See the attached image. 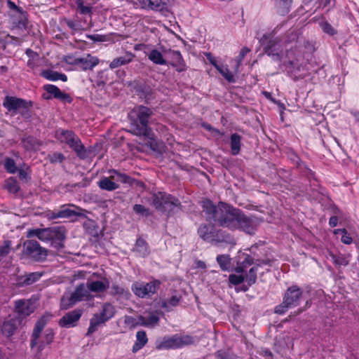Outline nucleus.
I'll list each match as a JSON object with an SVG mask.
<instances>
[{"mask_svg": "<svg viewBox=\"0 0 359 359\" xmlns=\"http://www.w3.org/2000/svg\"><path fill=\"white\" fill-rule=\"evenodd\" d=\"M153 111L147 107L140 105L128 114L130 121L129 132L137 136L150 137L151 129L149 126Z\"/></svg>", "mask_w": 359, "mask_h": 359, "instance_id": "obj_1", "label": "nucleus"}, {"mask_svg": "<svg viewBox=\"0 0 359 359\" xmlns=\"http://www.w3.org/2000/svg\"><path fill=\"white\" fill-rule=\"evenodd\" d=\"M66 229L64 226H53L45 229H31L27 232V237L36 236L43 242H50V246L61 250L64 248L66 239Z\"/></svg>", "mask_w": 359, "mask_h": 359, "instance_id": "obj_2", "label": "nucleus"}, {"mask_svg": "<svg viewBox=\"0 0 359 359\" xmlns=\"http://www.w3.org/2000/svg\"><path fill=\"white\" fill-rule=\"evenodd\" d=\"M264 50L273 60L281 61L283 55V46L280 37H275L272 33L264 34L259 39Z\"/></svg>", "mask_w": 359, "mask_h": 359, "instance_id": "obj_3", "label": "nucleus"}, {"mask_svg": "<svg viewBox=\"0 0 359 359\" xmlns=\"http://www.w3.org/2000/svg\"><path fill=\"white\" fill-rule=\"evenodd\" d=\"M152 204L161 212L170 214L175 209H181V203L178 198L163 192H158L152 196Z\"/></svg>", "mask_w": 359, "mask_h": 359, "instance_id": "obj_4", "label": "nucleus"}, {"mask_svg": "<svg viewBox=\"0 0 359 359\" xmlns=\"http://www.w3.org/2000/svg\"><path fill=\"white\" fill-rule=\"evenodd\" d=\"M303 297L302 290L297 285H292L287 288L281 304L276 306L275 313L278 314L285 313L289 309L297 306Z\"/></svg>", "mask_w": 359, "mask_h": 359, "instance_id": "obj_5", "label": "nucleus"}, {"mask_svg": "<svg viewBox=\"0 0 359 359\" xmlns=\"http://www.w3.org/2000/svg\"><path fill=\"white\" fill-rule=\"evenodd\" d=\"M219 207L216 222L221 226L236 229V222L241 210L223 202H219Z\"/></svg>", "mask_w": 359, "mask_h": 359, "instance_id": "obj_6", "label": "nucleus"}, {"mask_svg": "<svg viewBox=\"0 0 359 359\" xmlns=\"http://www.w3.org/2000/svg\"><path fill=\"white\" fill-rule=\"evenodd\" d=\"M22 256L34 262H43L46 259L48 250L40 245L38 241L27 240L23 243Z\"/></svg>", "mask_w": 359, "mask_h": 359, "instance_id": "obj_7", "label": "nucleus"}, {"mask_svg": "<svg viewBox=\"0 0 359 359\" xmlns=\"http://www.w3.org/2000/svg\"><path fill=\"white\" fill-rule=\"evenodd\" d=\"M61 142L67 144L80 158H86L88 155L86 150L79 137L71 130H62L59 135Z\"/></svg>", "mask_w": 359, "mask_h": 359, "instance_id": "obj_8", "label": "nucleus"}, {"mask_svg": "<svg viewBox=\"0 0 359 359\" xmlns=\"http://www.w3.org/2000/svg\"><path fill=\"white\" fill-rule=\"evenodd\" d=\"M114 173L115 175H111L109 177H103L97 182V185L101 189L109 191L117 189L119 186L116 182L128 183L131 185L136 182L135 180L125 174L119 173L116 170H114Z\"/></svg>", "mask_w": 359, "mask_h": 359, "instance_id": "obj_9", "label": "nucleus"}, {"mask_svg": "<svg viewBox=\"0 0 359 359\" xmlns=\"http://www.w3.org/2000/svg\"><path fill=\"white\" fill-rule=\"evenodd\" d=\"M8 8L13 11L11 14L13 20V29L25 30L27 29L28 20L27 13L22 10V8L18 7L15 4L11 1L7 2Z\"/></svg>", "mask_w": 359, "mask_h": 359, "instance_id": "obj_10", "label": "nucleus"}, {"mask_svg": "<svg viewBox=\"0 0 359 359\" xmlns=\"http://www.w3.org/2000/svg\"><path fill=\"white\" fill-rule=\"evenodd\" d=\"M262 221V219L255 217H248L240 210L236 222V229H240L247 233L253 234L256 227Z\"/></svg>", "mask_w": 359, "mask_h": 359, "instance_id": "obj_11", "label": "nucleus"}, {"mask_svg": "<svg viewBox=\"0 0 359 359\" xmlns=\"http://www.w3.org/2000/svg\"><path fill=\"white\" fill-rule=\"evenodd\" d=\"M161 284L158 280H154L147 284L135 283L132 286V290L138 297L144 298L154 294L159 289Z\"/></svg>", "mask_w": 359, "mask_h": 359, "instance_id": "obj_12", "label": "nucleus"}, {"mask_svg": "<svg viewBox=\"0 0 359 359\" xmlns=\"http://www.w3.org/2000/svg\"><path fill=\"white\" fill-rule=\"evenodd\" d=\"M35 310V306L31 300L19 299L15 302V317L23 320L32 313Z\"/></svg>", "mask_w": 359, "mask_h": 359, "instance_id": "obj_13", "label": "nucleus"}, {"mask_svg": "<svg viewBox=\"0 0 359 359\" xmlns=\"http://www.w3.org/2000/svg\"><path fill=\"white\" fill-rule=\"evenodd\" d=\"M52 317L50 313L43 315L36 323L34 330L32 331L30 339V347L34 348L38 345V339L40 337L41 333L48 321Z\"/></svg>", "mask_w": 359, "mask_h": 359, "instance_id": "obj_14", "label": "nucleus"}, {"mask_svg": "<svg viewBox=\"0 0 359 359\" xmlns=\"http://www.w3.org/2000/svg\"><path fill=\"white\" fill-rule=\"evenodd\" d=\"M83 310L76 309L65 313L59 320V325L62 327H74L83 314Z\"/></svg>", "mask_w": 359, "mask_h": 359, "instance_id": "obj_15", "label": "nucleus"}, {"mask_svg": "<svg viewBox=\"0 0 359 359\" xmlns=\"http://www.w3.org/2000/svg\"><path fill=\"white\" fill-rule=\"evenodd\" d=\"M43 89L47 92V93L50 94L49 95H46V94L43 95V97L46 100H49L53 97L68 103H70L72 100L69 94L62 92L54 85H45L43 86Z\"/></svg>", "mask_w": 359, "mask_h": 359, "instance_id": "obj_16", "label": "nucleus"}, {"mask_svg": "<svg viewBox=\"0 0 359 359\" xmlns=\"http://www.w3.org/2000/svg\"><path fill=\"white\" fill-rule=\"evenodd\" d=\"M67 62L72 65H81V68L83 70H92L99 63V59L96 57L92 56L90 54H87L85 57H78L74 59L73 61H68Z\"/></svg>", "mask_w": 359, "mask_h": 359, "instance_id": "obj_17", "label": "nucleus"}, {"mask_svg": "<svg viewBox=\"0 0 359 359\" xmlns=\"http://www.w3.org/2000/svg\"><path fill=\"white\" fill-rule=\"evenodd\" d=\"M25 104H27V100L9 95L5 97L3 102V106L13 114H17L20 108H25Z\"/></svg>", "mask_w": 359, "mask_h": 359, "instance_id": "obj_18", "label": "nucleus"}, {"mask_svg": "<svg viewBox=\"0 0 359 359\" xmlns=\"http://www.w3.org/2000/svg\"><path fill=\"white\" fill-rule=\"evenodd\" d=\"M22 324L21 319L15 316L5 320L1 328V333L6 337L10 338Z\"/></svg>", "mask_w": 359, "mask_h": 359, "instance_id": "obj_19", "label": "nucleus"}, {"mask_svg": "<svg viewBox=\"0 0 359 359\" xmlns=\"http://www.w3.org/2000/svg\"><path fill=\"white\" fill-rule=\"evenodd\" d=\"M42 272H32L18 276L16 278V285L19 287H27L37 282L43 276Z\"/></svg>", "mask_w": 359, "mask_h": 359, "instance_id": "obj_20", "label": "nucleus"}, {"mask_svg": "<svg viewBox=\"0 0 359 359\" xmlns=\"http://www.w3.org/2000/svg\"><path fill=\"white\" fill-rule=\"evenodd\" d=\"M203 212L205 215L208 221L216 222L219 211L220 210L219 203L215 205L210 200L203 201Z\"/></svg>", "mask_w": 359, "mask_h": 359, "instance_id": "obj_21", "label": "nucleus"}, {"mask_svg": "<svg viewBox=\"0 0 359 359\" xmlns=\"http://www.w3.org/2000/svg\"><path fill=\"white\" fill-rule=\"evenodd\" d=\"M215 233V228L212 224H202L198 229V236L205 241H212Z\"/></svg>", "mask_w": 359, "mask_h": 359, "instance_id": "obj_22", "label": "nucleus"}, {"mask_svg": "<svg viewBox=\"0 0 359 359\" xmlns=\"http://www.w3.org/2000/svg\"><path fill=\"white\" fill-rule=\"evenodd\" d=\"M177 334L165 338L164 340L156 346L157 349H177L179 348Z\"/></svg>", "mask_w": 359, "mask_h": 359, "instance_id": "obj_23", "label": "nucleus"}, {"mask_svg": "<svg viewBox=\"0 0 359 359\" xmlns=\"http://www.w3.org/2000/svg\"><path fill=\"white\" fill-rule=\"evenodd\" d=\"M134 57L135 55L133 53L127 52L124 55L114 59L111 62L109 67L111 69H115L121 65L128 64L133 60Z\"/></svg>", "mask_w": 359, "mask_h": 359, "instance_id": "obj_24", "label": "nucleus"}, {"mask_svg": "<svg viewBox=\"0 0 359 359\" xmlns=\"http://www.w3.org/2000/svg\"><path fill=\"white\" fill-rule=\"evenodd\" d=\"M212 241L216 243H226L231 245L236 244L233 238L230 234L222 230H215L214 239H212Z\"/></svg>", "mask_w": 359, "mask_h": 359, "instance_id": "obj_25", "label": "nucleus"}, {"mask_svg": "<svg viewBox=\"0 0 359 359\" xmlns=\"http://www.w3.org/2000/svg\"><path fill=\"white\" fill-rule=\"evenodd\" d=\"M182 299L180 295H172L168 301L159 299L158 305L160 307L166 309L168 311L170 310V307L177 306Z\"/></svg>", "mask_w": 359, "mask_h": 359, "instance_id": "obj_26", "label": "nucleus"}, {"mask_svg": "<svg viewBox=\"0 0 359 359\" xmlns=\"http://www.w3.org/2000/svg\"><path fill=\"white\" fill-rule=\"evenodd\" d=\"M107 320H104L102 317L98 313H95L90 320V326L88 329L86 335L90 336L95 332L97 327L102 324H104Z\"/></svg>", "mask_w": 359, "mask_h": 359, "instance_id": "obj_27", "label": "nucleus"}, {"mask_svg": "<svg viewBox=\"0 0 359 359\" xmlns=\"http://www.w3.org/2000/svg\"><path fill=\"white\" fill-rule=\"evenodd\" d=\"M136 338H137L136 342L133 345V349H132L133 353H136L140 349H141L142 347H144L148 341V338L147 337L146 332L143 330L138 331L137 332Z\"/></svg>", "mask_w": 359, "mask_h": 359, "instance_id": "obj_28", "label": "nucleus"}, {"mask_svg": "<svg viewBox=\"0 0 359 359\" xmlns=\"http://www.w3.org/2000/svg\"><path fill=\"white\" fill-rule=\"evenodd\" d=\"M72 294L78 299V302H81L83 298H88L90 296V291L88 285H85L83 283H81L76 287L75 290L72 292Z\"/></svg>", "mask_w": 359, "mask_h": 359, "instance_id": "obj_29", "label": "nucleus"}, {"mask_svg": "<svg viewBox=\"0 0 359 359\" xmlns=\"http://www.w3.org/2000/svg\"><path fill=\"white\" fill-rule=\"evenodd\" d=\"M55 333L52 329H47L43 336V340L37 346V352L41 353L46 345L50 344L54 339Z\"/></svg>", "mask_w": 359, "mask_h": 359, "instance_id": "obj_30", "label": "nucleus"}, {"mask_svg": "<svg viewBox=\"0 0 359 359\" xmlns=\"http://www.w3.org/2000/svg\"><path fill=\"white\" fill-rule=\"evenodd\" d=\"M77 302H79L78 299H76L72 293L70 295L65 294L60 299V309L62 310H67Z\"/></svg>", "mask_w": 359, "mask_h": 359, "instance_id": "obj_31", "label": "nucleus"}, {"mask_svg": "<svg viewBox=\"0 0 359 359\" xmlns=\"http://www.w3.org/2000/svg\"><path fill=\"white\" fill-rule=\"evenodd\" d=\"M292 3V0H274L277 12L282 15H285L289 12Z\"/></svg>", "mask_w": 359, "mask_h": 359, "instance_id": "obj_32", "label": "nucleus"}, {"mask_svg": "<svg viewBox=\"0 0 359 359\" xmlns=\"http://www.w3.org/2000/svg\"><path fill=\"white\" fill-rule=\"evenodd\" d=\"M41 76L50 81L61 80L62 81H67V77L65 74L49 69L43 71Z\"/></svg>", "mask_w": 359, "mask_h": 359, "instance_id": "obj_33", "label": "nucleus"}, {"mask_svg": "<svg viewBox=\"0 0 359 359\" xmlns=\"http://www.w3.org/2000/svg\"><path fill=\"white\" fill-rule=\"evenodd\" d=\"M22 142L26 150L36 149L41 145L39 140L33 136H27L22 138Z\"/></svg>", "mask_w": 359, "mask_h": 359, "instance_id": "obj_34", "label": "nucleus"}, {"mask_svg": "<svg viewBox=\"0 0 359 359\" xmlns=\"http://www.w3.org/2000/svg\"><path fill=\"white\" fill-rule=\"evenodd\" d=\"M107 285L104 284L102 281L96 280L87 283L89 291L94 292H104L108 285L109 282L107 281Z\"/></svg>", "mask_w": 359, "mask_h": 359, "instance_id": "obj_35", "label": "nucleus"}, {"mask_svg": "<svg viewBox=\"0 0 359 359\" xmlns=\"http://www.w3.org/2000/svg\"><path fill=\"white\" fill-rule=\"evenodd\" d=\"M241 137L238 133H233L231 136V149L233 155H237L241 151Z\"/></svg>", "mask_w": 359, "mask_h": 359, "instance_id": "obj_36", "label": "nucleus"}, {"mask_svg": "<svg viewBox=\"0 0 359 359\" xmlns=\"http://www.w3.org/2000/svg\"><path fill=\"white\" fill-rule=\"evenodd\" d=\"M148 58L156 65H166V60L163 58L162 53L156 49H154L150 52L148 55Z\"/></svg>", "mask_w": 359, "mask_h": 359, "instance_id": "obj_37", "label": "nucleus"}, {"mask_svg": "<svg viewBox=\"0 0 359 359\" xmlns=\"http://www.w3.org/2000/svg\"><path fill=\"white\" fill-rule=\"evenodd\" d=\"M217 262L220 269L224 271H229L231 269V262L229 255H221L217 257Z\"/></svg>", "mask_w": 359, "mask_h": 359, "instance_id": "obj_38", "label": "nucleus"}, {"mask_svg": "<svg viewBox=\"0 0 359 359\" xmlns=\"http://www.w3.org/2000/svg\"><path fill=\"white\" fill-rule=\"evenodd\" d=\"M115 314V309L114 307L109 303H106L102 306V309L99 313L101 317L104 318V320L108 321L111 319Z\"/></svg>", "mask_w": 359, "mask_h": 359, "instance_id": "obj_39", "label": "nucleus"}, {"mask_svg": "<svg viewBox=\"0 0 359 359\" xmlns=\"http://www.w3.org/2000/svg\"><path fill=\"white\" fill-rule=\"evenodd\" d=\"M5 183V189H7L9 193L17 194L20 189L17 180L14 177H11L8 178Z\"/></svg>", "mask_w": 359, "mask_h": 359, "instance_id": "obj_40", "label": "nucleus"}, {"mask_svg": "<svg viewBox=\"0 0 359 359\" xmlns=\"http://www.w3.org/2000/svg\"><path fill=\"white\" fill-rule=\"evenodd\" d=\"M259 266V264H256V265L252 267L246 274L245 280L249 285H252L256 283L257 272Z\"/></svg>", "mask_w": 359, "mask_h": 359, "instance_id": "obj_41", "label": "nucleus"}, {"mask_svg": "<svg viewBox=\"0 0 359 359\" xmlns=\"http://www.w3.org/2000/svg\"><path fill=\"white\" fill-rule=\"evenodd\" d=\"M177 341H178V346H179V348L182 347V346H189V345H191L192 344H194V338L190 336V335H181V334H177Z\"/></svg>", "mask_w": 359, "mask_h": 359, "instance_id": "obj_42", "label": "nucleus"}, {"mask_svg": "<svg viewBox=\"0 0 359 359\" xmlns=\"http://www.w3.org/2000/svg\"><path fill=\"white\" fill-rule=\"evenodd\" d=\"M149 2V6L156 11H163L166 8V4L167 1L168 0H160L159 1L158 0L151 1V0H147Z\"/></svg>", "mask_w": 359, "mask_h": 359, "instance_id": "obj_43", "label": "nucleus"}, {"mask_svg": "<svg viewBox=\"0 0 359 359\" xmlns=\"http://www.w3.org/2000/svg\"><path fill=\"white\" fill-rule=\"evenodd\" d=\"M4 168L8 172L11 174H15L18 171L15 161L9 157L5 158Z\"/></svg>", "mask_w": 359, "mask_h": 359, "instance_id": "obj_44", "label": "nucleus"}, {"mask_svg": "<svg viewBox=\"0 0 359 359\" xmlns=\"http://www.w3.org/2000/svg\"><path fill=\"white\" fill-rule=\"evenodd\" d=\"M75 210L66 208V205H62L61 209L57 210V216L60 218L69 219L74 216Z\"/></svg>", "mask_w": 359, "mask_h": 359, "instance_id": "obj_45", "label": "nucleus"}, {"mask_svg": "<svg viewBox=\"0 0 359 359\" xmlns=\"http://www.w3.org/2000/svg\"><path fill=\"white\" fill-rule=\"evenodd\" d=\"M25 105V108H20V109L18 111V113L20 114L23 118L28 119L31 118V109L33 107V102L27 100V104Z\"/></svg>", "mask_w": 359, "mask_h": 359, "instance_id": "obj_46", "label": "nucleus"}, {"mask_svg": "<svg viewBox=\"0 0 359 359\" xmlns=\"http://www.w3.org/2000/svg\"><path fill=\"white\" fill-rule=\"evenodd\" d=\"M217 69L219 72V73L229 81V82H234L235 79L233 75L228 69V68L224 67H217Z\"/></svg>", "mask_w": 359, "mask_h": 359, "instance_id": "obj_47", "label": "nucleus"}, {"mask_svg": "<svg viewBox=\"0 0 359 359\" xmlns=\"http://www.w3.org/2000/svg\"><path fill=\"white\" fill-rule=\"evenodd\" d=\"M330 255L333 263L339 267L341 266H347L348 264V261L342 256H337L332 253H330Z\"/></svg>", "mask_w": 359, "mask_h": 359, "instance_id": "obj_48", "label": "nucleus"}, {"mask_svg": "<svg viewBox=\"0 0 359 359\" xmlns=\"http://www.w3.org/2000/svg\"><path fill=\"white\" fill-rule=\"evenodd\" d=\"M133 210L135 213L141 216L148 217L150 215L149 210L140 204H135L133 206Z\"/></svg>", "mask_w": 359, "mask_h": 359, "instance_id": "obj_49", "label": "nucleus"}, {"mask_svg": "<svg viewBox=\"0 0 359 359\" xmlns=\"http://www.w3.org/2000/svg\"><path fill=\"white\" fill-rule=\"evenodd\" d=\"M320 26L323 31L330 36H334L337 33V30L327 22H320Z\"/></svg>", "mask_w": 359, "mask_h": 359, "instance_id": "obj_50", "label": "nucleus"}, {"mask_svg": "<svg viewBox=\"0 0 359 359\" xmlns=\"http://www.w3.org/2000/svg\"><path fill=\"white\" fill-rule=\"evenodd\" d=\"M76 5L78 6V8L80 11L81 14H82V15L91 14L92 8L90 6H84L83 0H77Z\"/></svg>", "mask_w": 359, "mask_h": 359, "instance_id": "obj_51", "label": "nucleus"}, {"mask_svg": "<svg viewBox=\"0 0 359 359\" xmlns=\"http://www.w3.org/2000/svg\"><path fill=\"white\" fill-rule=\"evenodd\" d=\"M250 52V49L248 47H243L241 48V50L239 53V55L236 59V69H237L239 67V66H240L242 60L245 57V56Z\"/></svg>", "mask_w": 359, "mask_h": 359, "instance_id": "obj_52", "label": "nucleus"}, {"mask_svg": "<svg viewBox=\"0 0 359 359\" xmlns=\"http://www.w3.org/2000/svg\"><path fill=\"white\" fill-rule=\"evenodd\" d=\"M245 280V277L243 275H235V274H231L229 277V282L234 285H238L241 283H242Z\"/></svg>", "mask_w": 359, "mask_h": 359, "instance_id": "obj_53", "label": "nucleus"}, {"mask_svg": "<svg viewBox=\"0 0 359 359\" xmlns=\"http://www.w3.org/2000/svg\"><path fill=\"white\" fill-rule=\"evenodd\" d=\"M159 317L155 314H151L147 318V327H154L158 324Z\"/></svg>", "mask_w": 359, "mask_h": 359, "instance_id": "obj_54", "label": "nucleus"}, {"mask_svg": "<svg viewBox=\"0 0 359 359\" xmlns=\"http://www.w3.org/2000/svg\"><path fill=\"white\" fill-rule=\"evenodd\" d=\"M86 37L93 40V41L102 42L107 40V36L101 34H87Z\"/></svg>", "mask_w": 359, "mask_h": 359, "instance_id": "obj_55", "label": "nucleus"}, {"mask_svg": "<svg viewBox=\"0 0 359 359\" xmlns=\"http://www.w3.org/2000/svg\"><path fill=\"white\" fill-rule=\"evenodd\" d=\"M170 53L172 60H175L176 62L180 64L182 62V60H183L182 56L180 51L170 50Z\"/></svg>", "mask_w": 359, "mask_h": 359, "instance_id": "obj_56", "label": "nucleus"}, {"mask_svg": "<svg viewBox=\"0 0 359 359\" xmlns=\"http://www.w3.org/2000/svg\"><path fill=\"white\" fill-rule=\"evenodd\" d=\"M125 290L123 287L118 286V285H113L111 287V294L112 295H116V294H123L125 293Z\"/></svg>", "mask_w": 359, "mask_h": 359, "instance_id": "obj_57", "label": "nucleus"}, {"mask_svg": "<svg viewBox=\"0 0 359 359\" xmlns=\"http://www.w3.org/2000/svg\"><path fill=\"white\" fill-rule=\"evenodd\" d=\"M136 247L138 248H141L140 250L143 251V252L147 251V243L142 238H139L138 239H137V241H136Z\"/></svg>", "mask_w": 359, "mask_h": 359, "instance_id": "obj_58", "label": "nucleus"}, {"mask_svg": "<svg viewBox=\"0 0 359 359\" xmlns=\"http://www.w3.org/2000/svg\"><path fill=\"white\" fill-rule=\"evenodd\" d=\"M341 242L345 244H351L352 243V238L348 234L346 229H343L342 230Z\"/></svg>", "mask_w": 359, "mask_h": 359, "instance_id": "obj_59", "label": "nucleus"}, {"mask_svg": "<svg viewBox=\"0 0 359 359\" xmlns=\"http://www.w3.org/2000/svg\"><path fill=\"white\" fill-rule=\"evenodd\" d=\"M216 356L217 359H239L238 357H233L221 351L217 352Z\"/></svg>", "mask_w": 359, "mask_h": 359, "instance_id": "obj_60", "label": "nucleus"}, {"mask_svg": "<svg viewBox=\"0 0 359 359\" xmlns=\"http://www.w3.org/2000/svg\"><path fill=\"white\" fill-rule=\"evenodd\" d=\"M285 66L287 68H297L299 69V65H298L297 60H289Z\"/></svg>", "mask_w": 359, "mask_h": 359, "instance_id": "obj_61", "label": "nucleus"}, {"mask_svg": "<svg viewBox=\"0 0 359 359\" xmlns=\"http://www.w3.org/2000/svg\"><path fill=\"white\" fill-rule=\"evenodd\" d=\"M335 2V0H319V6H323V8L330 6V5H334Z\"/></svg>", "mask_w": 359, "mask_h": 359, "instance_id": "obj_62", "label": "nucleus"}, {"mask_svg": "<svg viewBox=\"0 0 359 359\" xmlns=\"http://www.w3.org/2000/svg\"><path fill=\"white\" fill-rule=\"evenodd\" d=\"M254 264V259L250 256H247L243 260L242 264L244 267H246L248 265H252Z\"/></svg>", "mask_w": 359, "mask_h": 359, "instance_id": "obj_63", "label": "nucleus"}, {"mask_svg": "<svg viewBox=\"0 0 359 359\" xmlns=\"http://www.w3.org/2000/svg\"><path fill=\"white\" fill-rule=\"evenodd\" d=\"M64 159V156L62 154H54L51 158V162L60 161L62 162Z\"/></svg>", "mask_w": 359, "mask_h": 359, "instance_id": "obj_64", "label": "nucleus"}]
</instances>
